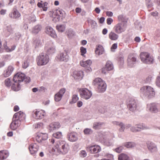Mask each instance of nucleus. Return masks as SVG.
<instances>
[{
  "label": "nucleus",
  "mask_w": 160,
  "mask_h": 160,
  "mask_svg": "<svg viewBox=\"0 0 160 160\" xmlns=\"http://www.w3.org/2000/svg\"><path fill=\"white\" fill-rule=\"evenodd\" d=\"M56 145L52 148V151L58 155L62 153L63 154H66L68 151V146L66 142L63 141H57Z\"/></svg>",
  "instance_id": "f257e3e1"
},
{
  "label": "nucleus",
  "mask_w": 160,
  "mask_h": 160,
  "mask_svg": "<svg viewBox=\"0 0 160 160\" xmlns=\"http://www.w3.org/2000/svg\"><path fill=\"white\" fill-rule=\"evenodd\" d=\"M25 75L23 73L18 72L14 76L13 81L14 83H12V89L14 91H18L21 89L20 83L23 82Z\"/></svg>",
  "instance_id": "f03ea898"
},
{
  "label": "nucleus",
  "mask_w": 160,
  "mask_h": 160,
  "mask_svg": "<svg viewBox=\"0 0 160 160\" xmlns=\"http://www.w3.org/2000/svg\"><path fill=\"white\" fill-rule=\"evenodd\" d=\"M93 84L97 88V91L99 93L104 92L107 88V85L105 81L100 78H95L93 81Z\"/></svg>",
  "instance_id": "7ed1b4c3"
},
{
  "label": "nucleus",
  "mask_w": 160,
  "mask_h": 160,
  "mask_svg": "<svg viewBox=\"0 0 160 160\" xmlns=\"http://www.w3.org/2000/svg\"><path fill=\"white\" fill-rule=\"evenodd\" d=\"M141 95L149 99L152 98L155 95L153 89L150 86H144L140 89Z\"/></svg>",
  "instance_id": "20e7f679"
},
{
  "label": "nucleus",
  "mask_w": 160,
  "mask_h": 160,
  "mask_svg": "<svg viewBox=\"0 0 160 160\" xmlns=\"http://www.w3.org/2000/svg\"><path fill=\"white\" fill-rule=\"evenodd\" d=\"M141 61L144 63L147 64H153L154 62V58L152 56L147 52H142L140 55Z\"/></svg>",
  "instance_id": "39448f33"
},
{
  "label": "nucleus",
  "mask_w": 160,
  "mask_h": 160,
  "mask_svg": "<svg viewBox=\"0 0 160 160\" xmlns=\"http://www.w3.org/2000/svg\"><path fill=\"white\" fill-rule=\"evenodd\" d=\"M48 56L46 53H42L36 58V61L38 66H41L46 65L49 62Z\"/></svg>",
  "instance_id": "423d86ee"
},
{
  "label": "nucleus",
  "mask_w": 160,
  "mask_h": 160,
  "mask_svg": "<svg viewBox=\"0 0 160 160\" xmlns=\"http://www.w3.org/2000/svg\"><path fill=\"white\" fill-rule=\"evenodd\" d=\"M127 104L129 110L132 112H134L137 110L138 106V101L134 98H131L129 99Z\"/></svg>",
  "instance_id": "0eeeda50"
},
{
  "label": "nucleus",
  "mask_w": 160,
  "mask_h": 160,
  "mask_svg": "<svg viewBox=\"0 0 160 160\" xmlns=\"http://www.w3.org/2000/svg\"><path fill=\"white\" fill-rule=\"evenodd\" d=\"M79 92L81 98L86 100L90 98L92 95L91 91L86 88L80 89Z\"/></svg>",
  "instance_id": "6e6552de"
},
{
  "label": "nucleus",
  "mask_w": 160,
  "mask_h": 160,
  "mask_svg": "<svg viewBox=\"0 0 160 160\" xmlns=\"http://www.w3.org/2000/svg\"><path fill=\"white\" fill-rule=\"evenodd\" d=\"M56 58L59 61L67 62L69 59V57L67 52L65 50L64 52L60 53L56 56Z\"/></svg>",
  "instance_id": "1a4fd4ad"
},
{
  "label": "nucleus",
  "mask_w": 160,
  "mask_h": 160,
  "mask_svg": "<svg viewBox=\"0 0 160 160\" xmlns=\"http://www.w3.org/2000/svg\"><path fill=\"white\" fill-rule=\"evenodd\" d=\"M126 28L125 24L123 22L118 23L114 27L115 31L118 34L124 32L126 30Z\"/></svg>",
  "instance_id": "9d476101"
},
{
  "label": "nucleus",
  "mask_w": 160,
  "mask_h": 160,
  "mask_svg": "<svg viewBox=\"0 0 160 160\" xmlns=\"http://www.w3.org/2000/svg\"><path fill=\"white\" fill-rule=\"evenodd\" d=\"M45 114L44 111L36 109L32 112V115L34 118L36 119H41L43 118Z\"/></svg>",
  "instance_id": "9b49d317"
},
{
  "label": "nucleus",
  "mask_w": 160,
  "mask_h": 160,
  "mask_svg": "<svg viewBox=\"0 0 160 160\" xmlns=\"http://www.w3.org/2000/svg\"><path fill=\"white\" fill-rule=\"evenodd\" d=\"M149 111L152 112L156 113L159 111L160 104L153 103L148 105Z\"/></svg>",
  "instance_id": "f8f14e48"
},
{
  "label": "nucleus",
  "mask_w": 160,
  "mask_h": 160,
  "mask_svg": "<svg viewBox=\"0 0 160 160\" xmlns=\"http://www.w3.org/2000/svg\"><path fill=\"white\" fill-rule=\"evenodd\" d=\"M114 67L113 65L110 61H108L106 64L105 67L102 68V73L106 74V72L112 70Z\"/></svg>",
  "instance_id": "ddd939ff"
},
{
  "label": "nucleus",
  "mask_w": 160,
  "mask_h": 160,
  "mask_svg": "<svg viewBox=\"0 0 160 160\" xmlns=\"http://www.w3.org/2000/svg\"><path fill=\"white\" fill-rule=\"evenodd\" d=\"M87 150L91 153H96L99 152L101 150L100 147L97 145H91L88 147Z\"/></svg>",
  "instance_id": "4468645a"
},
{
  "label": "nucleus",
  "mask_w": 160,
  "mask_h": 160,
  "mask_svg": "<svg viewBox=\"0 0 160 160\" xmlns=\"http://www.w3.org/2000/svg\"><path fill=\"white\" fill-rule=\"evenodd\" d=\"M38 146L36 143H32L30 144L29 147V149L30 153L33 156H35L36 155L38 149Z\"/></svg>",
  "instance_id": "2eb2a0df"
},
{
  "label": "nucleus",
  "mask_w": 160,
  "mask_h": 160,
  "mask_svg": "<svg viewBox=\"0 0 160 160\" xmlns=\"http://www.w3.org/2000/svg\"><path fill=\"white\" fill-rule=\"evenodd\" d=\"M48 138V134L46 133H38L36 137V140L39 143H40L42 141L46 140Z\"/></svg>",
  "instance_id": "dca6fc26"
},
{
  "label": "nucleus",
  "mask_w": 160,
  "mask_h": 160,
  "mask_svg": "<svg viewBox=\"0 0 160 160\" xmlns=\"http://www.w3.org/2000/svg\"><path fill=\"white\" fill-rule=\"evenodd\" d=\"M61 127L60 123L58 122H53L50 124L48 127L50 132H53L59 129Z\"/></svg>",
  "instance_id": "f3484780"
},
{
  "label": "nucleus",
  "mask_w": 160,
  "mask_h": 160,
  "mask_svg": "<svg viewBox=\"0 0 160 160\" xmlns=\"http://www.w3.org/2000/svg\"><path fill=\"white\" fill-rule=\"evenodd\" d=\"M136 58L132 55H129L128 59V65L130 68H132L134 66V64L136 62Z\"/></svg>",
  "instance_id": "a211bd4d"
},
{
  "label": "nucleus",
  "mask_w": 160,
  "mask_h": 160,
  "mask_svg": "<svg viewBox=\"0 0 160 160\" xmlns=\"http://www.w3.org/2000/svg\"><path fill=\"white\" fill-rule=\"evenodd\" d=\"M67 138L70 142H75L78 139L77 134L75 132H72L68 133L67 135Z\"/></svg>",
  "instance_id": "6ab92c4d"
},
{
  "label": "nucleus",
  "mask_w": 160,
  "mask_h": 160,
  "mask_svg": "<svg viewBox=\"0 0 160 160\" xmlns=\"http://www.w3.org/2000/svg\"><path fill=\"white\" fill-rule=\"evenodd\" d=\"M73 77L76 80H81L83 77V73L82 71H75L73 72Z\"/></svg>",
  "instance_id": "aec40b11"
},
{
  "label": "nucleus",
  "mask_w": 160,
  "mask_h": 160,
  "mask_svg": "<svg viewBox=\"0 0 160 160\" xmlns=\"http://www.w3.org/2000/svg\"><path fill=\"white\" fill-rule=\"evenodd\" d=\"M51 45H46L45 47V50L47 53V54H52L55 52V48L52 43H51Z\"/></svg>",
  "instance_id": "412c9836"
},
{
  "label": "nucleus",
  "mask_w": 160,
  "mask_h": 160,
  "mask_svg": "<svg viewBox=\"0 0 160 160\" xmlns=\"http://www.w3.org/2000/svg\"><path fill=\"white\" fill-rule=\"evenodd\" d=\"M147 144L148 149L150 152H154L157 151V146L154 143L151 142H147Z\"/></svg>",
  "instance_id": "4be33fe9"
},
{
  "label": "nucleus",
  "mask_w": 160,
  "mask_h": 160,
  "mask_svg": "<svg viewBox=\"0 0 160 160\" xmlns=\"http://www.w3.org/2000/svg\"><path fill=\"white\" fill-rule=\"evenodd\" d=\"M14 69V68L12 66H9L7 69L4 71L2 75L4 77L7 78L10 76Z\"/></svg>",
  "instance_id": "5701e85b"
},
{
  "label": "nucleus",
  "mask_w": 160,
  "mask_h": 160,
  "mask_svg": "<svg viewBox=\"0 0 160 160\" xmlns=\"http://www.w3.org/2000/svg\"><path fill=\"white\" fill-rule=\"evenodd\" d=\"M13 12L9 14L10 17L13 18H19L21 16L20 13L18 11L15 7L13 8Z\"/></svg>",
  "instance_id": "b1692460"
},
{
  "label": "nucleus",
  "mask_w": 160,
  "mask_h": 160,
  "mask_svg": "<svg viewBox=\"0 0 160 160\" xmlns=\"http://www.w3.org/2000/svg\"><path fill=\"white\" fill-rule=\"evenodd\" d=\"M46 33L51 37L53 38L56 37L57 35L55 31L51 27L48 26L46 28Z\"/></svg>",
  "instance_id": "393cba45"
},
{
  "label": "nucleus",
  "mask_w": 160,
  "mask_h": 160,
  "mask_svg": "<svg viewBox=\"0 0 160 160\" xmlns=\"http://www.w3.org/2000/svg\"><path fill=\"white\" fill-rule=\"evenodd\" d=\"M64 12L62 9H57L56 10L55 13L56 17L58 21H59L61 18L62 19L63 16Z\"/></svg>",
  "instance_id": "a878e982"
},
{
  "label": "nucleus",
  "mask_w": 160,
  "mask_h": 160,
  "mask_svg": "<svg viewBox=\"0 0 160 160\" xmlns=\"http://www.w3.org/2000/svg\"><path fill=\"white\" fill-rule=\"evenodd\" d=\"M25 115L22 112L20 111L18 112L15 113L13 116L12 119H21L22 118L23 119H25Z\"/></svg>",
  "instance_id": "bb28decb"
},
{
  "label": "nucleus",
  "mask_w": 160,
  "mask_h": 160,
  "mask_svg": "<svg viewBox=\"0 0 160 160\" xmlns=\"http://www.w3.org/2000/svg\"><path fill=\"white\" fill-rule=\"evenodd\" d=\"M42 28V26L39 24H38L32 28V33L35 34H37L41 30Z\"/></svg>",
  "instance_id": "cd10ccee"
},
{
  "label": "nucleus",
  "mask_w": 160,
  "mask_h": 160,
  "mask_svg": "<svg viewBox=\"0 0 160 160\" xmlns=\"http://www.w3.org/2000/svg\"><path fill=\"white\" fill-rule=\"evenodd\" d=\"M9 156V152L8 151L1 150L0 151V160H3L6 159Z\"/></svg>",
  "instance_id": "c85d7f7f"
},
{
  "label": "nucleus",
  "mask_w": 160,
  "mask_h": 160,
  "mask_svg": "<svg viewBox=\"0 0 160 160\" xmlns=\"http://www.w3.org/2000/svg\"><path fill=\"white\" fill-rule=\"evenodd\" d=\"M104 49L102 45H98L95 51L96 54H98V55H101L103 54L104 52Z\"/></svg>",
  "instance_id": "c756f323"
},
{
  "label": "nucleus",
  "mask_w": 160,
  "mask_h": 160,
  "mask_svg": "<svg viewBox=\"0 0 160 160\" xmlns=\"http://www.w3.org/2000/svg\"><path fill=\"white\" fill-rule=\"evenodd\" d=\"M108 37L110 39L113 41L116 40L119 37L118 34L112 31L110 32L109 33Z\"/></svg>",
  "instance_id": "7c9ffc66"
},
{
  "label": "nucleus",
  "mask_w": 160,
  "mask_h": 160,
  "mask_svg": "<svg viewBox=\"0 0 160 160\" xmlns=\"http://www.w3.org/2000/svg\"><path fill=\"white\" fill-rule=\"evenodd\" d=\"M33 44L35 48H36L41 46L42 43L39 38H35L33 39Z\"/></svg>",
  "instance_id": "2f4dec72"
},
{
  "label": "nucleus",
  "mask_w": 160,
  "mask_h": 160,
  "mask_svg": "<svg viewBox=\"0 0 160 160\" xmlns=\"http://www.w3.org/2000/svg\"><path fill=\"white\" fill-rule=\"evenodd\" d=\"M87 22L92 28L94 29L97 27V23L95 21L90 19L87 20Z\"/></svg>",
  "instance_id": "473e14b6"
},
{
  "label": "nucleus",
  "mask_w": 160,
  "mask_h": 160,
  "mask_svg": "<svg viewBox=\"0 0 160 160\" xmlns=\"http://www.w3.org/2000/svg\"><path fill=\"white\" fill-rule=\"evenodd\" d=\"M104 124V122H95L93 123V128L95 129H98Z\"/></svg>",
  "instance_id": "72a5a7b5"
},
{
  "label": "nucleus",
  "mask_w": 160,
  "mask_h": 160,
  "mask_svg": "<svg viewBox=\"0 0 160 160\" xmlns=\"http://www.w3.org/2000/svg\"><path fill=\"white\" fill-rule=\"evenodd\" d=\"M123 145L125 147L129 148L135 147L136 144L133 142H128L124 143Z\"/></svg>",
  "instance_id": "f704fd0d"
},
{
  "label": "nucleus",
  "mask_w": 160,
  "mask_h": 160,
  "mask_svg": "<svg viewBox=\"0 0 160 160\" xmlns=\"http://www.w3.org/2000/svg\"><path fill=\"white\" fill-rule=\"evenodd\" d=\"M118 160H130V159L127 155L124 153H121L118 156Z\"/></svg>",
  "instance_id": "c9c22d12"
},
{
  "label": "nucleus",
  "mask_w": 160,
  "mask_h": 160,
  "mask_svg": "<svg viewBox=\"0 0 160 160\" xmlns=\"http://www.w3.org/2000/svg\"><path fill=\"white\" fill-rule=\"evenodd\" d=\"M4 84L7 87H10L12 84L10 80V78H7L5 80Z\"/></svg>",
  "instance_id": "e433bc0d"
},
{
  "label": "nucleus",
  "mask_w": 160,
  "mask_h": 160,
  "mask_svg": "<svg viewBox=\"0 0 160 160\" xmlns=\"http://www.w3.org/2000/svg\"><path fill=\"white\" fill-rule=\"evenodd\" d=\"M52 136L53 137L57 139H60L62 137V133L60 132H58L53 133Z\"/></svg>",
  "instance_id": "4c0bfd02"
},
{
  "label": "nucleus",
  "mask_w": 160,
  "mask_h": 160,
  "mask_svg": "<svg viewBox=\"0 0 160 160\" xmlns=\"http://www.w3.org/2000/svg\"><path fill=\"white\" fill-rule=\"evenodd\" d=\"M83 132L84 134L88 135L92 134L93 132V131L91 129L86 128L84 130Z\"/></svg>",
  "instance_id": "58836bf2"
},
{
  "label": "nucleus",
  "mask_w": 160,
  "mask_h": 160,
  "mask_svg": "<svg viewBox=\"0 0 160 160\" xmlns=\"http://www.w3.org/2000/svg\"><path fill=\"white\" fill-rule=\"evenodd\" d=\"M16 123L13 121H12L10 125V128L12 130H15L17 129L18 127H19Z\"/></svg>",
  "instance_id": "ea45409f"
},
{
  "label": "nucleus",
  "mask_w": 160,
  "mask_h": 160,
  "mask_svg": "<svg viewBox=\"0 0 160 160\" xmlns=\"http://www.w3.org/2000/svg\"><path fill=\"white\" fill-rule=\"evenodd\" d=\"M62 97L61 95L57 93L54 96V99L55 101L58 102L59 101L62 99Z\"/></svg>",
  "instance_id": "a19ab883"
},
{
  "label": "nucleus",
  "mask_w": 160,
  "mask_h": 160,
  "mask_svg": "<svg viewBox=\"0 0 160 160\" xmlns=\"http://www.w3.org/2000/svg\"><path fill=\"white\" fill-rule=\"evenodd\" d=\"M78 97L76 95H73L72 101L70 102V104L75 103L78 100Z\"/></svg>",
  "instance_id": "79ce46f5"
},
{
  "label": "nucleus",
  "mask_w": 160,
  "mask_h": 160,
  "mask_svg": "<svg viewBox=\"0 0 160 160\" xmlns=\"http://www.w3.org/2000/svg\"><path fill=\"white\" fill-rule=\"evenodd\" d=\"M56 28L59 32H63L64 31L65 29L64 26L62 25L57 26Z\"/></svg>",
  "instance_id": "37998d69"
},
{
  "label": "nucleus",
  "mask_w": 160,
  "mask_h": 160,
  "mask_svg": "<svg viewBox=\"0 0 160 160\" xmlns=\"http://www.w3.org/2000/svg\"><path fill=\"white\" fill-rule=\"evenodd\" d=\"M25 119H23V118H22L21 119H12V121H13L15 122L16 123L17 126L19 127L21 124V121Z\"/></svg>",
  "instance_id": "c03bdc74"
},
{
  "label": "nucleus",
  "mask_w": 160,
  "mask_h": 160,
  "mask_svg": "<svg viewBox=\"0 0 160 160\" xmlns=\"http://www.w3.org/2000/svg\"><path fill=\"white\" fill-rule=\"evenodd\" d=\"M146 4L148 9L151 8L153 6V3L151 2L150 0H146Z\"/></svg>",
  "instance_id": "a18cd8bd"
},
{
  "label": "nucleus",
  "mask_w": 160,
  "mask_h": 160,
  "mask_svg": "<svg viewBox=\"0 0 160 160\" xmlns=\"http://www.w3.org/2000/svg\"><path fill=\"white\" fill-rule=\"evenodd\" d=\"M29 65V62L28 60L24 61L22 64V68L26 69L28 67Z\"/></svg>",
  "instance_id": "49530a36"
},
{
  "label": "nucleus",
  "mask_w": 160,
  "mask_h": 160,
  "mask_svg": "<svg viewBox=\"0 0 160 160\" xmlns=\"http://www.w3.org/2000/svg\"><path fill=\"white\" fill-rule=\"evenodd\" d=\"M119 126L120 127L119 129V131L121 132H124L125 129L124 124L122 122H120L119 124Z\"/></svg>",
  "instance_id": "de8ad7c7"
},
{
  "label": "nucleus",
  "mask_w": 160,
  "mask_h": 160,
  "mask_svg": "<svg viewBox=\"0 0 160 160\" xmlns=\"http://www.w3.org/2000/svg\"><path fill=\"white\" fill-rule=\"evenodd\" d=\"M80 52L81 53V55L83 56L84 54L87 52L86 48L83 47H81L80 48Z\"/></svg>",
  "instance_id": "09e8293b"
},
{
  "label": "nucleus",
  "mask_w": 160,
  "mask_h": 160,
  "mask_svg": "<svg viewBox=\"0 0 160 160\" xmlns=\"http://www.w3.org/2000/svg\"><path fill=\"white\" fill-rule=\"evenodd\" d=\"M75 32L72 30H70L67 34L69 38L73 36Z\"/></svg>",
  "instance_id": "8fccbe9b"
},
{
  "label": "nucleus",
  "mask_w": 160,
  "mask_h": 160,
  "mask_svg": "<svg viewBox=\"0 0 160 160\" xmlns=\"http://www.w3.org/2000/svg\"><path fill=\"white\" fill-rule=\"evenodd\" d=\"M131 131L133 132H140V129L137 128V127H132L130 128Z\"/></svg>",
  "instance_id": "3c124183"
},
{
  "label": "nucleus",
  "mask_w": 160,
  "mask_h": 160,
  "mask_svg": "<svg viewBox=\"0 0 160 160\" xmlns=\"http://www.w3.org/2000/svg\"><path fill=\"white\" fill-rule=\"evenodd\" d=\"M98 112L101 113H104L105 112L106 108H104L100 107L98 108Z\"/></svg>",
  "instance_id": "603ef678"
},
{
  "label": "nucleus",
  "mask_w": 160,
  "mask_h": 160,
  "mask_svg": "<svg viewBox=\"0 0 160 160\" xmlns=\"http://www.w3.org/2000/svg\"><path fill=\"white\" fill-rule=\"evenodd\" d=\"M80 65L84 67H88L89 68V65H87V63L84 61H81L80 62Z\"/></svg>",
  "instance_id": "864d4df0"
},
{
  "label": "nucleus",
  "mask_w": 160,
  "mask_h": 160,
  "mask_svg": "<svg viewBox=\"0 0 160 160\" xmlns=\"http://www.w3.org/2000/svg\"><path fill=\"white\" fill-rule=\"evenodd\" d=\"M123 148L122 146H120L117 148L115 149V151L116 152L120 153L122 150H123Z\"/></svg>",
  "instance_id": "5fc2aeb1"
},
{
  "label": "nucleus",
  "mask_w": 160,
  "mask_h": 160,
  "mask_svg": "<svg viewBox=\"0 0 160 160\" xmlns=\"http://www.w3.org/2000/svg\"><path fill=\"white\" fill-rule=\"evenodd\" d=\"M156 83L157 86L160 88V76L157 77Z\"/></svg>",
  "instance_id": "6e6d98bb"
},
{
  "label": "nucleus",
  "mask_w": 160,
  "mask_h": 160,
  "mask_svg": "<svg viewBox=\"0 0 160 160\" xmlns=\"http://www.w3.org/2000/svg\"><path fill=\"white\" fill-rule=\"evenodd\" d=\"M66 91L65 89V88H62L59 91V92H58V93L59 94V95H61L62 97L65 92Z\"/></svg>",
  "instance_id": "4d7b16f0"
},
{
  "label": "nucleus",
  "mask_w": 160,
  "mask_h": 160,
  "mask_svg": "<svg viewBox=\"0 0 160 160\" xmlns=\"http://www.w3.org/2000/svg\"><path fill=\"white\" fill-rule=\"evenodd\" d=\"M43 125V123L42 122H38L34 125L35 128H40L42 127Z\"/></svg>",
  "instance_id": "13d9d810"
},
{
  "label": "nucleus",
  "mask_w": 160,
  "mask_h": 160,
  "mask_svg": "<svg viewBox=\"0 0 160 160\" xmlns=\"http://www.w3.org/2000/svg\"><path fill=\"white\" fill-rule=\"evenodd\" d=\"M118 19L119 21H122L121 22H124V18L123 15H119L118 17Z\"/></svg>",
  "instance_id": "bf43d9fd"
},
{
  "label": "nucleus",
  "mask_w": 160,
  "mask_h": 160,
  "mask_svg": "<svg viewBox=\"0 0 160 160\" xmlns=\"http://www.w3.org/2000/svg\"><path fill=\"white\" fill-rule=\"evenodd\" d=\"M118 47L117 44V43H114L113 44L111 47V50L112 51L114 52V50H115Z\"/></svg>",
  "instance_id": "052dcab7"
},
{
  "label": "nucleus",
  "mask_w": 160,
  "mask_h": 160,
  "mask_svg": "<svg viewBox=\"0 0 160 160\" xmlns=\"http://www.w3.org/2000/svg\"><path fill=\"white\" fill-rule=\"evenodd\" d=\"M113 22V20L110 18H108L107 19V23L108 25H110Z\"/></svg>",
  "instance_id": "680f3d73"
},
{
  "label": "nucleus",
  "mask_w": 160,
  "mask_h": 160,
  "mask_svg": "<svg viewBox=\"0 0 160 160\" xmlns=\"http://www.w3.org/2000/svg\"><path fill=\"white\" fill-rule=\"evenodd\" d=\"M138 129H144L145 128V127L141 124H137L136 125Z\"/></svg>",
  "instance_id": "e2e57ef3"
},
{
  "label": "nucleus",
  "mask_w": 160,
  "mask_h": 160,
  "mask_svg": "<svg viewBox=\"0 0 160 160\" xmlns=\"http://www.w3.org/2000/svg\"><path fill=\"white\" fill-rule=\"evenodd\" d=\"M118 62L120 63L122 65L124 63V60L123 57H120L118 58Z\"/></svg>",
  "instance_id": "0e129e2a"
},
{
  "label": "nucleus",
  "mask_w": 160,
  "mask_h": 160,
  "mask_svg": "<svg viewBox=\"0 0 160 160\" xmlns=\"http://www.w3.org/2000/svg\"><path fill=\"white\" fill-rule=\"evenodd\" d=\"M48 3L46 2H45L44 3V5H43V7H42L43 8V10L44 11H46L47 10V5Z\"/></svg>",
  "instance_id": "69168bd1"
},
{
  "label": "nucleus",
  "mask_w": 160,
  "mask_h": 160,
  "mask_svg": "<svg viewBox=\"0 0 160 160\" xmlns=\"http://www.w3.org/2000/svg\"><path fill=\"white\" fill-rule=\"evenodd\" d=\"M23 81L25 82H29L30 81V78L29 77H26L25 76Z\"/></svg>",
  "instance_id": "338daca9"
},
{
  "label": "nucleus",
  "mask_w": 160,
  "mask_h": 160,
  "mask_svg": "<svg viewBox=\"0 0 160 160\" xmlns=\"http://www.w3.org/2000/svg\"><path fill=\"white\" fill-rule=\"evenodd\" d=\"M106 14L108 17H112L113 15L112 12L111 11H107L106 12Z\"/></svg>",
  "instance_id": "774afa93"
}]
</instances>
